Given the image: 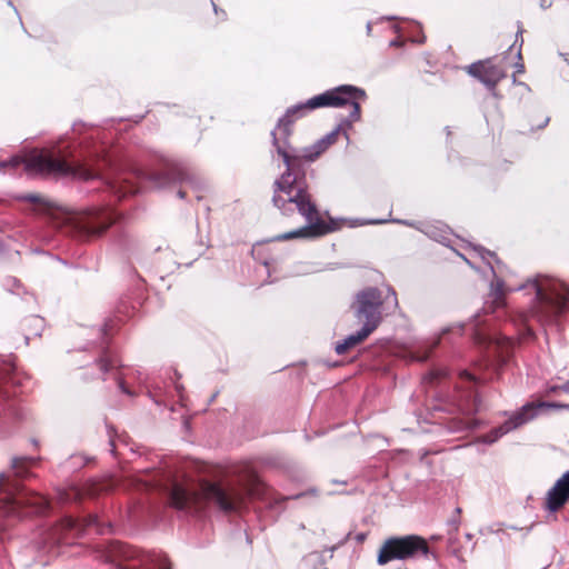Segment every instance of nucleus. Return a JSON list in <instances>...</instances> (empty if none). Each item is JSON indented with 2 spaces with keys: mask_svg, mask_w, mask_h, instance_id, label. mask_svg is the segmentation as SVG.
Here are the masks:
<instances>
[{
  "mask_svg": "<svg viewBox=\"0 0 569 569\" xmlns=\"http://www.w3.org/2000/svg\"><path fill=\"white\" fill-rule=\"evenodd\" d=\"M309 112V108H303V102L291 106L278 120L276 129L271 131L272 144L287 168L273 183L272 202L283 214L291 216L297 211L307 221L306 226L297 230L276 236L277 241L296 238L313 239L333 231V228L320 217L303 177L295 171L299 157L292 153V147L289 143L290 126Z\"/></svg>",
  "mask_w": 569,
  "mask_h": 569,
  "instance_id": "obj_1",
  "label": "nucleus"
},
{
  "mask_svg": "<svg viewBox=\"0 0 569 569\" xmlns=\"http://www.w3.org/2000/svg\"><path fill=\"white\" fill-rule=\"evenodd\" d=\"M475 251L487 262L493 276L486 301V305H490L492 310L505 306L507 291L526 290L528 295L535 296L528 313L523 315L522 339L533 337L530 320L537 321L545 331H547V328H553L558 325L559 318L569 308V288L563 281L549 276H537L517 288H506L502 279L505 266L498 260L496 253L482 247H475Z\"/></svg>",
  "mask_w": 569,
  "mask_h": 569,
  "instance_id": "obj_2",
  "label": "nucleus"
},
{
  "mask_svg": "<svg viewBox=\"0 0 569 569\" xmlns=\"http://www.w3.org/2000/svg\"><path fill=\"white\" fill-rule=\"evenodd\" d=\"M36 462L34 458L20 457L11 461V470L0 473V492L6 496L0 500V510L6 516H23V509L30 508L26 513H41L49 507L46 497L33 492H24L14 477L27 476L26 466Z\"/></svg>",
  "mask_w": 569,
  "mask_h": 569,
  "instance_id": "obj_3",
  "label": "nucleus"
},
{
  "mask_svg": "<svg viewBox=\"0 0 569 569\" xmlns=\"http://www.w3.org/2000/svg\"><path fill=\"white\" fill-rule=\"evenodd\" d=\"M243 492L234 487L223 488L218 483L202 482L198 490L191 491L174 485L170 492V503L186 511H197L202 502L210 503L224 512L237 511L243 502Z\"/></svg>",
  "mask_w": 569,
  "mask_h": 569,
  "instance_id": "obj_4",
  "label": "nucleus"
},
{
  "mask_svg": "<svg viewBox=\"0 0 569 569\" xmlns=\"http://www.w3.org/2000/svg\"><path fill=\"white\" fill-rule=\"evenodd\" d=\"M8 162L11 169L23 166V169L29 173L72 176L82 180H90L100 176V169L93 168L88 160L68 162L63 157H56L51 152L37 153L27 160L13 156Z\"/></svg>",
  "mask_w": 569,
  "mask_h": 569,
  "instance_id": "obj_5",
  "label": "nucleus"
},
{
  "mask_svg": "<svg viewBox=\"0 0 569 569\" xmlns=\"http://www.w3.org/2000/svg\"><path fill=\"white\" fill-rule=\"evenodd\" d=\"M383 306L388 310L398 308L396 291L391 287H387L386 296H383L380 289L367 287L357 292L352 309L356 318L375 331L381 322Z\"/></svg>",
  "mask_w": 569,
  "mask_h": 569,
  "instance_id": "obj_6",
  "label": "nucleus"
},
{
  "mask_svg": "<svg viewBox=\"0 0 569 569\" xmlns=\"http://www.w3.org/2000/svg\"><path fill=\"white\" fill-rule=\"evenodd\" d=\"M366 98L367 94L363 89L351 84H342L303 101V108H309L312 111L325 107L342 108L351 106L352 110L348 119L345 120V123L350 127L351 122L360 119V102L365 101Z\"/></svg>",
  "mask_w": 569,
  "mask_h": 569,
  "instance_id": "obj_7",
  "label": "nucleus"
},
{
  "mask_svg": "<svg viewBox=\"0 0 569 569\" xmlns=\"http://www.w3.org/2000/svg\"><path fill=\"white\" fill-rule=\"evenodd\" d=\"M430 553V548L420 536L408 535L401 537H390L381 545L377 562L379 566H385L393 560H415L421 557L427 558Z\"/></svg>",
  "mask_w": 569,
  "mask_h": 569,
  "instance_id": "obj_8",
  "label": "nucleus"
},
{
  "mask_svg": "<svg viewBox=\"0 0 569 569\" xmlns=\"http://www.w3.org/2000/svg\"><path fill=\"white\" fill-rule=\"evenodd\" d=\"M560 407V405L543 401L537 403L528 402L523 405L519 410L512 412L502 425L491 429L488 433L481 436L479 440L482 443L487 445L495 443L505 435L533 420L538 416L540 409Z\"/></svg>",
  "mask_w": 569,
  "mask_h": 569,
  "instance_id": "obj_9",
  "label": "nucleus"
},
{
  "mask_svg": "<svg viewBox=\"0 0 569 569\" xmlns=\"http://www.w3.org/2000/svg\"><path fill=\"white\" fill-rule=\"evenodd\" d=\"M118 216L108 208H91L71 218L72 230L81 238L101 234Z\"/></svg>",
  "mask_w": 569,
  "mask_h": 569,
  "instance_id": "obj_10",
  "label": "nucleus"
},
{
  "mask_svg": "<svg viewBox=\"0 0 569 569\" xmlns=\"http://www.w3.org/2000/svg\"><path fill=\"white\" fill-rule=\"evenodd\" d=\"M92 527L97 528L98 533L106 532L97 516H88L82 521L66 517L59 525L47 532L46 538L43 539V546L41 548L51 549L61 542H68V533L72 531L80 533Z\"/></svg>",
  "mask_w": 569,
  "mask_h": 569,
  "instance_id": "obj_11",
  "label": "nucleus"
},
{
  "mask_svg": "<svg viewBox=\"0 0 569 569\" xmlns=\"http://www.w3.org/2000/svg\"><path fill=\"white\" fill-rule=\"evenodd\" d=\"M468 73L477 78L488 89L493 90L498 82L506 77V72L491 60L477 61L468 67Z\"/></svg>",
  "mask_w": 569,
  "mask_h": 569,
  "instance_id": "obj_12",
  "label": "nucleus"
},
{
  "mask_svg": "<svg viewBox=\"0 0 569 569\" xmlns=\"http://www.w3.org/2000/svg\"><path fill=\"white\" fill-rule=\"evenodd\" d=\"M389 220H387V219H375V220L366 221L365 223L381 224V223H386ZM390 221L417 228L419 231H421L429 238H431L438 242H441V243H446V241L449 240L448 228L439 222H437V223H416V222H412L409 220H401V219H391Z\"/></svg>",
  "mask_w": 569,
  "mask_h": 569,
  "instance_id": "obj_13",
  "label": "nucleus"
},
{
  "mask_svg": "<svg viewBox=\"0 0 569 569\" xmlns=\"http://www.w3.org/2000/svg\"><path fill=\"white\" fill-rule=\"evenodd\" d=\"M569 500V470L548 490L546 509L556 512Z\"/></svg>",
  "mask_w": 569,
  "mask_h": 569,
  "instance_id": "obj_14",
  "label": "nucleus"
},
{
  "mask_svg": "<svg viewBox=\"0 0 569 569\" xmlns=\"http://www.w3.org/2000/svg\"><path fill=\"white\" fill-rule=\"evenodd\" d=\"M469 398H472V399L470 401H468L467 403L460 405V410L467 417L463 419H460V418L455 419L452 421L453 425H452L451 429L453 431L458 432V431L471 430L477 427V421L475 419L470 418L469 416L478 411L480 403L478 400V396L476 393L470 392Z\"/></svg>",
  "mask_w": 569,
  "mask_h": 569,
  "instance_id": "obj_15",
  "label": "nucleus"
},
{
  "mask_svg": "<svg viewBox=\"0 0 569 569\" xmlns=\"http://www.w3.org/2000/svg\"><path fill=\"white\" fill-rule=\"evenodd\" d=\"M136 557L137 551L133 548L120 541H114L108 545L104 560L117 568H121V561L130 560Z\"/></svg>",
  "mask_w": 569,
  "mask_h": 569,
  "instance_id": "obj_16",
  "label": "nucleus"
},
{
  "mask_svg": "<svg viewBox=\"0 0 569 569\" xmlns=\"http://www.w3.org/2000/svg\"><path fill=\"white\" fill-rule=\"evenodd\" d=\"M328 142L322 137L312 146L303 148L301 152H298L297 149L292 148V153H296L299 157V162L296 164L295 171L300 177H305V173L300 172L299 170V163H301V159H305L307 161H315L322 152H325L328 149ZM303 180L306 181V178H303Z\"/></svg>",
  "mask_w": 569,
  "mask_h": 569,
  "instance_id": "obj_17",
  "label": "nucleus"
},
{
  "mask_svg": "<svg viewBox=\"0 0 569 569\" xmlns=\"http://www.w3.org/2000/svg\"><path fill=\"white\" fill-rule=\"evenodd\" d=\"M373 330H371L369 327H366L362 325V327L355 333L349 335L346 337L341 342H337L335 346V351L337 355H343L348 350L355 348L357 345L361 343L363 340H366Z\"/></svg>",
  "mask_w": 569,
  "mask_h": 569,
  "instance_id": "obj_18",
  "label": "nucleus"
},
{
  "mask_svg": "<svg viewBox=\"0 0 569 569\" xmlns=\"http://www.w3.org/2000/svg\"><path fill=\"white\" fill-rule=\"evenodd\" d=\"M142 563L151 569H171L172 563L168 556L162 552L152 551L143 556Z\"/></svg>",
  "mask_w": 569,
  "mask_h": 569,
  "instance_id": "obj_19",
  "label": "nucleus"
},
{
  "mask_svg": "<svg viewBox=\"0 0 569 569\" xmlns=\"http://www.w3.org/2000/svg\"><path fill=\"white\" fill-rule=\"evenodd\" d=\"M190 176L186 168L181 166H174L169 172L163 173L161 177H157V186L164 187L169 184L171 181H187Z\"/></svg>",
  "mask_w": 569,
  "mask_h": 569,
  "instance_id": "obj_20",
  "label": "nucleus"
},
{
  "mask_svg": "<svg viewBox=\"0 0 569 569\" xmlns=\"http://www.w3.org/2000/svg\"><path fill=\"white\" fill-rule=\"evenodd\" d=\"M515 340L509 337H501L495 342V349L499 353L501 361L506 362L515 348Z\"/></svg>",
  "mask_w": 569,
  "mask_h": 569,
  "instance_id": "obj_21",
  "label": "nucleus"
},
{
  "mask_svg": "<svg viewBox=\"0 0 569 569\" xmlns=\"http://www.w3.org/2000/svg\"><path fill=\"white\" fill-rule=\"evenodd\" d=\"M111 189L119 198L138 192V188L124 178H119L113 181Z\"/></svg>",
  "mask_w": 569,
  "mask_h": 569,
  "instance_id": "obj_22",
  "label": "nucleus"
},
{
  "mask_svg": "<svg viewBox=\"0 0 569 569\" xmlns=\"http://www.w3.org/2000/svg\"><path fill=\"white\" fill-rule=\"evenodd\" d=\"M98 366L100 371L104 375L109 371L116 370L120 366L119 359L110 352H104L99 359Z\"/></svg>",
  "mask_w": 569,
  "mask_h": 569,
  "instance_id": "obj_23",
  "label": "nucleus"
},
{
  "mask_svg": "<svg viewBox=\"0 0 569 569\" xmlns=\"http://www.w3.org/2000/svg\"><path fill=\"white\" fill-rule=\"evenodd\" d=\"M341 130V124L333 129L331 132L327 133L323 138L328 142L329 146L336 142L337 137Z\"/></svg>",
  "mask_w": 569,
  "mask_h": 569,
  "instance_id": "obj_24",
  "label": "nucleus"
},
{
  "mask_svg": "<svg viewBox=\"0 0 569 569\" xmlns=\"http://www.w3.org/2000/svg\"><path fill=\"white\" fill-rule=\"evenodd\" d=\"M522 32H523L522 28L519 27L518 31H517V34H516V40H515V44H517L519 42V49L517 51V58L518 59H521V46L523 43Z\"/></svg>",
  "mask_w": 569,
  "mask_h": 569,
  "instance_id": "obj_25",
  "label": "nucleus"
},
{
  "mask_svg": "<svg viewBox=\"0 0 569 569\" xmlns=\"http://www.w3.org/2000/svg\"><path fill=\"white\" fill-rule=\"evenodd\" d=\"M21 199L24 200V201H28V202H33V203H40L41 202V197L39 194H36V193L23 194L21 197Z\"/></svg>",
  "mask_w": 569,
  "mask_h": 569,
  "instance_id": "obj_26",
  "label": "nucleus"
},
{
  "mask_svg": "<svg viewBox=\"0 0 569 569\" xmlns=\"http://www.w3.org/2000/svg\"><path fill=\"white\" fill-rule=\"evenodd\" d=\"M116 380L118 381V386L123 393L132 396V392L126 387L123 379L119 375H116Z\"/></svg>",
  "mask_w": 569,
  "mask_h": 569,
  "instance_id": "obj_27",
  "label": "nucleus"
},
{
  "mask_svg": "<svg viewBox=\"0 0 569 569\" xmlns=\"http://www.w3.org/2000/svg\"><path fill=\"white\" fill-rule=\"evenodd\" d=\"M307 495L317 496V490L313 488V489L308 490L307 492H303V493H299V495H297V496H293L292 498H293V499H298V498H300V497H302V496H307Z\"/></svg>",
  "mask_w": 569,
  "mask_h": 569,
  "instance_id": "obj_28",
  "label": "nucleus"
},
{
  "mask_svg": "<svg viewBox=\"0 0 569 569\" xmlns=\"http://www.w3.org/2000/svg\"><path fill=\"white\" fill-rule=\"evenodd\" d=\"M10 168L8 160L0 161V171L7 172Z\"/></svg>",
  "mask_w": 569,
  "mask_h": 569,
  "instance_id": "obj_29",
  "label": "nucleus"
},
{
  "mask_svg": "<svg viewBox=\"0 0 569 569\" xmlns=\"http://www.w3.org/2000/svg\"><path fill=\"white\" fill-rule=\"evenodd\" d=\"M515 67H516V72H517V73H523V72H525V66H523V63H522V62H517V63L515 64Z\"/></svg>",
  "mask_w": 569,
  "mask_h": 569,
  "instance_id": "obj_30",
  "label": "nucleus"
},
{
  "mask_svg": "<svg viewBox=\"0 0 569 569\" xmlns=\"http://www.w3.org/2000/svg\"><path fill=\"white\" fill-rule=\"evenodd\" d=\"M539 6L542 8V9H548L551 7V1H547V0H539Z\"/></svg>",
  "mask_w": 569,
  "mask_h": 569,
  "instance_id": "obj_31",
  "label": "nucleus"
},
{
  "mask_svg": "<svg viewBox=\"0 0 569 569\" xmlns=\"http://www.w3.org/2000/svg\"><path fill=\"white\" fill-rule=\"evenodd\" d=\"M461 376H462V378L467 379V380H468V381H470V382H473V381H475V377H473L472 375H470L469 372H467V371H463V372L461 373Z\"/></svg>",
  "mask_w": 569,
  "mask_h": 569,
  "instance_id": "obj_32",
  "label": "nucleus"
},
{
  "mask_svg": "<svg viewBox=\"0 0 569 569\" xmlns=\"http://www.w3.org/2000/svg\"><path fill=\"white\" fill-rule=\"evenodd\" d=\"M366 31H367V34L370 36L371 34V31H372V23L371 22H368L367 26H366Z\"/></svg>",
  "mask_w": 569,
  "mask_h": 569,
  "instance_id": "obj_33",
  "label": "nucleus"
},
{
  "mask_svg": "<svg viewBox=\"0 0 569 569\" xmlns=\"http://www.w3.org/2000/svg\"><path fill=\"white\" fill-rule=\"evenodd\" d=\"M427 358H428V353H427V352H426L425 355H422V356H417V357H416V359H417L418 361H425V360H427Z\"/></svg>",
  "mask_w": 569,
  "mask_h": 569,
  "instance_id": "obj_34",
  "label": "nucleus"
},
{
  "mask_svg": "<svg viewBox=\"0 0 569 569\" xmlns=\"http://www.w3.org/2000/svg\"><path fill=\"white\" fill-rule=\"evenodd\" d=\"M390 46L391 47H399L400 46V41L398 39L392 40V41H390Z\"/></svg>",
  "mask_w": 569,
  "mask_h": 569,
  "instance_id": "obj_35",
  "label": "nucleus"
},
{
  "mask_svg": "<svg viewBox=\"0 0 569 569\" xmlns=\"http://www.w3.org/2000/svg\"><path fill=\"white\" fill-rule=\"evenodd\" d=\"M32 321L37 322L38 325H41L42 323V319L39 318V317H32L31 318Z\"/></svg>",
  "mask_w": 569,
  "mask_h": 569,
  "instance_id": "obj_36",
  "label": "nucleus"
},
{
  "mask_svg": "<svg viewBox=\"0 0 569 569\" xmlns=\"http://www.w3.org/2000/svg\"><path fill=\"white\" fill-rule=\"evenodd\" d=\"M177 194H178V197H179V198H181V199H183V198L186 197V192H184V191H182V190H179Z\"/></svg>",
  "mask_w": 569,
  "mask_h": 569,
  "instance_id": "obj_37",
  "label": "nucleus"
},
{
  "mask_svg": "<svg viewBox=\"0 0 569 569\" xmlns=\"http://www.w3.org/2000/svg\"><path fill=\"white\" fill-rule=\"evenodd\" d=\"M548 122H549V118H546L543 120V122L539 126V128H542V127L547 126Z\"/></svg>",
  "mask_w": 569,
  "mask_h": 569,
  "instance_id": "obj_38",
  "label": "nucleus"
},
{
  "mask_svg": "<svg viewBox=\"0 0 569 569\" xmlns=\"http://www.w3.org/2000/svg\"><path fill=\"white\" fill-rule=\"evenodd\" d=\"M560 56H562L565 58V61L569 62L568 54L560 53Z\"/></svg>",
  "mask_w": 569,
  "mask_h": 569,
  "instance_id": "obj_39",
  "label": "nucleus"
},
{
  "mask_svg": "<svg viewBox=\"0 0 569 569\" xmlns=\"http://www.w3.org/2000/svg\"><path fill=\"white\" fill-rule=\"evenodd\" d=\"M212 6H213V10H214V12H216V13H218V8H217V6H216L213 2H212Z\"/></svg>",
  "mask_w": 569,
  "mask_h": 569,
  "instance_id": "obj_40",
  "label": "nucleus"
},
{
  "mask_svg": "<svg viewBox=\"0 0 569 569\" xmlns=\"http://www.w3.org/2000/svg\"><path fill=\"white\" fill-rule=\"evenodd\" d=\"M363 539H365V536H363V535H360V536L358 537V540H360V541H361V540H363Z\"/></svg>",
  "mask_w": 569,
  "mask_h": 569,
  "instance_id": "obj_41",
  "label": "nucleus"
},
{
  "mask_svg": "<svg viewBox=\"0 0 569 569\" xmlns=\"http://www.w3.org/2000/svg\"><path fill=\"white\" fill-rule=\"evenodd\" d=\"M466 261H467V263H469L472 268H475V267L471 264L470 260H467V259H466Z\"/></svg>",
  "mask_w": 569,
  "mask_h": 569,
  "instance_id": "obj_42",
  "label": "nucleus"
},
{
  "mask_svg": "<svg viewBox=\"0 0 569 569\" xmlns=\"http://www.w3.org/2000/svg\"><path fill=\"white\" fill-rule=\"evenodd\" d=\"M566 390H568V391H569V382H568V383H567V386H566Z\"/></svg>",
  "mask_w": 569,
  "mask_h": 569,
  "instance_id": "obj_43",
  "label": "nucleus"
}]
</instances>
